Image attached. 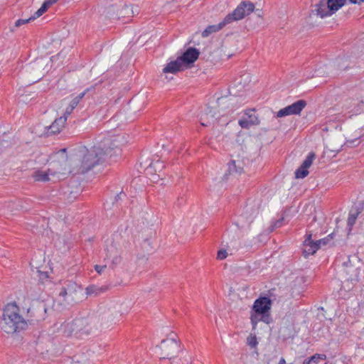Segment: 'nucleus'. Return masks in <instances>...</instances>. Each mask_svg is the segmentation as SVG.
<instances>
[{"label": "nucleus", "mask_w": 364, "mask_h": 364, "mask_svg": "<svg viewBox=\"0 0 364 364\" xmlns=\"http://www.w3.org/2000/svg\"><path fill=\"white\" fill-rule=\"evenodd\" d=\"M116 141L117 140H114L105 149L100 146H94L87 150L82 158L81 172L85 173L89 171L106 158L112 159L113 156H119L121 149L116 144Z\"/></svg>", "instance_id": "1"}, {"label": "nucleus", "mask_w": 364, "mask_h": 364, "mask_svg": "<svg viewBox=\"0 0 364 364\" xmlns=\"http://www.w3.org/2000/svg\"><path fill=\"white\" fill-rule=\"evenodd\" d=\"M0 326L6 333H14L26 328L27 323L20 315L19 309L16 304H8L3 309Z\"/></svg>", "instance_id": "2"}, {"label": "nucleus", "mask_w": 364, "mask_h": 364, "mask_svg": "<svg viewBox=\"0 0 364 364\" xmlns=\"http://www.w3.org/2000/svg\"><path fill=\"white\" fill-rule=\"evenodd\" d=\"M255 5L250 1H242L237 8L230 14H228L224 19L216 25L208 26L203 32L202 36L206 38L210 34L218 32L226 25L233 21H239L253 12Z\"/></svg>", "instance_id": "3"}, {"label": "nucleus", "mask_w": 364, "mask_h": 364, "mask_svg": "<svg viewBox=\"0 0 364 364\" xmlns=\"http://www.w3.org/2000/svg\"><path fill=\"white\" fill-rule=\"evenodd\" d=\"M272 304V300L267 296L259 297L255 301L250 312V321L253 330L256 329L259 321L267 324L271 323L272 320L270 316Z\"/></svg>", "instance_id": "4"}, {"label": "nucleus", "mask_w": 364, "mask_h": 364, "mask_svg": "<svg viewBox=\"0 0 364 364\" xmlns=\"http://www.w3.org/2000/svg\"><path fill=\"white\" fill-rule=\"evenodd\" d=\"M77 284L68 281L61 287L53 305L58 311L70 309L77 303Z\"/></svg>", "instance_id": "5"}, {"label": "nucleus", "mask_w": 364, "mask_h": 364, "mask_svg": "<svg viewBox=\"0 0 364 364\" xmlns=\"http://www.w3.org/2000/svg\"><path fill=\"white\" fill-rule=\"evenodd\" d=\"M230 101L229 95H225L217 98L215 105H208L205 111L200 115L201 125L208 127L215 124L221 116L220 109L228 108L230 104Z\"/></svg>", "instance_id": "6"}, {"label": "nucleus", "mask_w": 364, "mask_h": 364, "mask_svg": "<svg viewBox=\"0 0 364 364\" xmlns=\"http://www.w3.org/2000/svg\"><path fill=\"white\" fill-rule=\"evenodd\" d=\"M346 2V0H320L315 4L312 12L323 18L335 14Z\"/></svg>", "instance_id": "7"}, {"label": "nucleus", "mask_w": 364, "mask_h": 364, "mask_svg": "<svg viewBox=\"0 0 364 364\" xmlns=\"http://www.w3.org/2000/svg\"><path fill=\"white\" fill-rule=\"evenodd\" d=\"M159 348L163 359L175 358L181 350L180 341L173 337H168L163 340L159 345Z\"/></svg>", "instance_id": "8"}, {"label": "nucleus", "mask_w": 364, "mask_h": 364, "mask_svg": "<svg viewBox=\"0 0 364 364\" xmlns=\"http://www.w3.org/2000/svg\"><path fill=\"white\" fill-rule=\"evenodd\" d=\"M307 103L304 100H299L291 105L281 109L277 113V117H284L288 115L299 114Z\"/></svg>", "instance_id": "9"}, {"label": "nucleus", "mask_w": 364, "mask_h": 364, "mask_svg": "<svg viewBox=\"0 0 364 364\" xmlns=\"http://www.w3.org/2000/svg\"><path fill=\"white\" fill-rule=\"evenodd\" d=\"M87 320L84 318H75L70 323H64L62 326L63 333L69 336L73 332L82 331L84 327L87 325Z\"/></svg>", "instance_id": "10"}, {"label": "nucleus", "mask_w": 364, "mask_h": 364, "mask_svg": "<svg viewBox=\"0 0 364 364\" xmlns=\"http://www.w3.org/2000/svg\"><path fill=\"white\" fill-rule=\"evenodd\" d=\"M316 158L314 152H310L301 165L295 171L296 178H304L309 174L308 168L311 166L313 161Z\"/></svg>", "instance_id": "11"}, {"label": "nucleus", "mask_w": 364, "mask_h": 364, "mask_svg": "<svg viewBox=\"0 0 364 364\" xmlns=\"http://www.w3.org/2000/svg\"><path fill=\"white\" fill-rule=\"evenodd\" d=\"M106 259H111L109 267L116 268L122 262V257L119 254L117 248L112 243L106 249Z\"/></svg>", "instance_id": "12"}, {"label": "nucleus", "mask_w": 364, "mask_h": 364, "mask_svg": "<svg viewBox=\"0 0 364 364\" xmlns=\"http://www.w3.org/2000/svg\"><path fill=\"white\" fill-rule=\"evenodd\" d=\"M311 233L307 234L304 242L303 254L304 257L314 255L319 249V245L311 240Z\"/></svg>", "instance_id": "13"}, {"label": "nucleus", "mask_w": 364, "mask_h": 364, "mask_svg": "<svg viewBox=\"0 0 364 364\" xmlns=\"http://www.w3.org/2000/svg\"><path fill=\"white\" fill-rule=\"evenodd\" d=\"M198 55L199 52L196 48H190L178 58L185 67L186 65L195 62Z\"/></svg>", "instance_id": "14"}, {"label": "nucleus", "mask_w": 364, "mask_h": 364, "mask_svg": "<svg viewBox=\"0 0 364 364\" xmlns=\"http://www.w3.org/2000/svg\"><path fill=\"white\" fill-rule=\"evenodd\" d=\"M66 122V117H60L55 119V121L48 127L47 134H56L61 132L65 127Z\"/></svg>", "instance_id": "15"}, {"label": "nucleus", "mask_w": 364, "mask_h": 364, "mask_svg": "<svg viewBox=\"0 0 364 364\" xmlns=\"http://www.w3.org/2000/svg\"><path fill=\"white\" fill-rule=\"evenodd\" d=\"M62 169H58L56 172L60 173ZM55 173V171H51L50 168H48V171H43L41 170H37L33 174V177L35 179L36 181H41V182H46L49 181V174H54Z\"/></svg>", "instance_id": "16"}, {"label": "nucleus", "mask_w": 364, "mask_h": 364, "mask_svg": "<svg viewBox=\"0 0 364 364\" xmlns=\"http://www.w3.org/2000/svg\"><path fill=\"white\" fill-rule=\"evenodd\" d=\"M183 65L181 63V60L178 58L176 60L171 61L166 65V66L163 69V72L164 73H176L178 71L183 70Z\"/></svg>", "instance_id": "17"}, {"label": "nucleus", "mask_w": 364, "mask_h": 364, "mask_svg": "<svg viewBox=\"0 0 364 364\" xmlns=\"http://www.w3.org/2000/svg\"><path fill=\"white\" fill-rule=\"evenodd\" d=\"M363 207H355L353 210H351L348 218V226L349 229L351 230L352 227L354 225L356 219L358 215L362 212Z\"/></svg>", "instance_id": "18"}, {"label": "nucleus", "mask_w": 364, "mask_h": 364, "mask_svg": "<svg viewBox=\"0 0 364 364\" xmlns=\"http://www.w3.org/2000/svg\"><path fill=\"white\" fill-rule=\"evenodd\" d=\"M252 80V75L249 73H245L240 76L239 78L236 79L235 84L240 85V89L245 88V86L248 85Z\"/></svg>", "instance_id": "19"}, {"label": "nucleus", "mask_w": 364, "mask_h": 364, "mask_svg": "<svg viewBox=\"0 0 364 364\" xmlns=\"http://www.w3.org/2000/svg\"><path fill=\"white\" fill-rule=\"evenodd\" d=\"M326 359V355L321 353H316L314 355L305 359L303 364H318L321 360Z\"/></svg>", "instance_id": "20"}, {"label": "nucleus", "mask_w": 364, "mask_h": 364, "mask_svg": "<svg viewBox=\"0 0 364 364\" xmlns=\"http://www.w3.org/2000/svg\"><path fill=\"white\" fill-rule=\"evenodd\" d=\"M43 65V63H42V62H37L31 67V69L32 70H35L37 73L33 80L31 83L36 82L37 80L41 79V76L44 75L45 72H43V70H41Z\"/></svg>", "instance_id": "21"}, {"label": "nucleus", "mask_w": 364, "mask_h": 364, "mask_svg": "<svg viewBox=\"0 0 364 364\" xmlns=\"http://www.w3.org/2000/svg\"><path fill=\"white\" fill-rule=\"evenodd\" d=\"M105 290H106L105 288L98 287L95 285H90L85 289L86 294H87V295H89V296H92V295L97 296V295L100 294V293L105 291Z\"/></svg>", "instance_id": "22"}, {"label": "nucleus", "mask_w": 364, "mask_h": 364, "mask_svg": "<svg viewBox=\"0 0 364 364\" xmlns=\"http://www.w3.org/2000/svg\"><path fill=\"white\" fill-rule=\"evenodd\" d=\"M257 212H258L257 210H255L250 215H247L249 213V210H248V209H247L245 213L240 215V218L238 222L236 223V225L237 226H239L238 223L242 222L241 220L244 218H246L247 224L250 225L253 222L254 218L256 217Z\"/></svg>", "instance_id": "23"}, {"label": "nucleus", "mask_w": 364, "mask_h": 364, "mask_svg": "<svg viewBox=\"0 0 364 364\" xmlns=\"http://www.w3.org/2000/svg\"><path fill=\"white\" fill-rule=\"evenodd\" d=\"M255 120L240 119L238 123L242 128L247 129V128H249L250 125L259 124V120H258L257 117H255Z\"/></svg>", "instance_id": "24"}, {"label": "nucleus", "mask_w": 364, "mask_h": 364, "mask_svg": "<svg viewBox=\"0 0 364 364\" xmlns=\"http://www.w3.org/2000/svg\"><path fill=\"white\" fill-rule=\"evenodd\" d=\"M48 8V6L44 2L41 6V8L37 11H36L35 14L31 16V18L34 20L40 17L43 13H45L47 11Z\"/></svg>", "instance_id": "25"}, {"label": "nucleus", "mask_w": 364, "mask_h": 364, "mask_svg": "<svg viewBox=\"0 0 364 364\" xmlns=\"http://www.w3.org/2000/svg\"><path fill=\"white\" fill-rule=\"evenodd\" d=\"M85 92H81L79 95L73 98L70 102L69 105H70L71 107L75 109L77 105L79 104L80 101L84 97Z\"/></svg>", "instance_id": "26"}, {"label": "nucleus", "mask_w": 364, "mask_h": 364, "mask_svg": "<svg viewBox=\"0 0 364 364\" xmlns=\"http://www.w3.org/2000/svg\"><path fill=\"white\" fill-rule=\"evenodd\" d=\"M247 343L251 348H255L258 343L256 336L250 334L247 338Z\"/></svg>", "instance_id": "27"}, {"label": "nucleus", "mask_w": 364, "mask_h": 364, "mask_svg": "<svg viewBox=\"0 0 364 364\" xmlns=\"http://www.w3.org/2000/svg\"><path fill=\"white\" fill-rule=\"evenodd\" d=\"M33 19L31 18V16L28 18H26V19H18L17 20L16 22H15V27L16 28H18L20 27L22 25H24L27 23H29L31 22V21H33Z\"/></svg>", "instance_id": "28"}, {"label": "nucleus", "mask_w": 364, "mask_h": 364, "mask_svg": "<svg viewBox=\"0 0 364 364\" xmlns=\"http://www.w3.org/2000/svg\"><path fill=\"white\" fill-rule=\"evenodd\" d=\"M228 257V252L225 250H220L218 252L217 258L218 259H224Z\"/></svg>", "instance_id": "29"}, {"label": "nucleus", "mask_w": 364, "mask_h": 364, "mask_svg": "<svg viewBox=\"0 0 364 364\" xmlns=\"http://www.w3.org/2000/svg\"><path fill=\"white\" fill-rule=\"evenodd\" d=\"M73 108L70 107V105H68V106L66 107L65 112L62 117H66V119H68V116L73 112Z\"/></svg>", "instance_id": "30"}, {"label": "nucleus", "mask_w": 364, "mask_h": 364, "mask_svg": "<svg viewBox=\"0 0 364 364\" xmlns=\"http://www.w3.org/2000/svg\"><path fill=\"white\" fill-rule=\"evenodd\" d=\"M106 267H107V265H98V264L95 265V269L99 274H101L105 270V269Z\"/></svg>", "instance_id": "31"}, {"label": "nucleus", "mask_w": 364, "mask_h": 364, "mask_svg": "<svg viewBox=\"0 0 364 364\" xmlns=\"http://www.w3.org/2000/svg\"><path fill=\"white\" fill-rule=\"evenodd\" d=\"M186 201V198L183 196H178L177 198V201L176 202L177 206L180 207Z\"/></svg>", "instance_id": "32"}, {"label": "nucleus", "mask_w": 364, "mask_h": 364, "mask_svg": "<svg viewBox=\"0 0 364 364\" xmlns=\"http://www.w3.org/2000/svg\"><path fill=\"white\" fill-rule=\"evenodd\" d=\"M252 111H253V110H250V109H249V110H247V111L245 112V114L248 116V117L250 118V119L255 120V117H256V116H255V115H254V114L252 113Z\"/></svg>", "instance_id": "33"}, {"label": "nucleus", "mask_w": 364, "mask_h": 364, "mask_svg": "<svg viewBox=\"0 0 364 364\" xmlns=\"http://www.w3.org/2000/svg\"><path fill=\"white\" fill-rule=\"evenodd\" d=\"M282 220H283V219L278 220H277V221L274 223V225L272 226V231L274 228H279V227H280V226L282 225Z\"/></svg>", "instance_id": "34"}, {"label": "nucleus", "mask_w": 364, "mask_h": 364, "mask_svg": "<svg viewBox=\"0 0 364 364\" xmlns=\"http://www.w3.org/2000/svg\"><path fill=\"white\" fill-rule=\"evenodd\" d=\"M327 242H328L327 238H324V239H321V240H318L316 241V242L319 245V247H321V245H326Z\"/></svg>", "instance_id": "35"}, {"label": "nucleus", "mask_w": 364, "mask_h": 364, "mask_svg": "<svg viewBox=\"0 0 364 364\" xmlns=\"http://www.w3.org/2000/svg\"><path fill=\"white\" fill-rule=\"evenodd\" d=\"M58 0H46L44 2L47 4V6L49 7L55 2H57Z\"/></svg>", "instance_id": "36"}, {"label": "nucleus", "mask_w": 364, "mask_h": 364, "mask_svg": "<svg viewBox=\"0 0 364 364\" xmlns=\"http://www.w3.org/2000/svg\"><path fill=\"white\" fill-rule=\"evenodd\" d=\"M351 4H361L364 2V0H349Z\"/></svg>", "instance_id": "37"}, {"label": "nucleus", "mask_w": 364, "mask_h": 364, "mask_svg": "<svg viewBox=\"0 0 364 364\" xmlns=\"http://www.w3.org/2000/svg\"><path fill=\"white\" fill-rule=\"evenodd\" d=\"M278 364H286V360L284 358H281Z\"/></svg>", "instance_id": "38"}, {"label": "nucleus", "mask_w": 364, "mask_h": 364, "mask_svg": "<svg viewBox=\"0 0 364 364\" xmlns=\"http://www.w3.org/2000/svg\"><path fill=\"white\" fill-rule=\"evenodd\" d=\"M41 310H43L45 313L46 312V308L45 306V305H42L41 306H40L39 308Z\"/></svg>", "instance_id": "39"}, {"label": "nucleus", "mask_w": 364, "mask_h": 364, "mask_svg": "<svg viewBox=\"0 0 364 364\" xmlns=\"http://www.w3.org/2000/svg\"><path fill=\"white\" fill-rule=\"evenodd\" d=\"M316 72V73H318V74H317V75H318V74H320V73H322L320 70H317Z\"/></svg>", "instance_id": "40"}, {"label": "nucleus", "mask_w": 364, "mask_h": 364, "mask_svg": "<svg viewBox=\"0 0 364 364\" xmlns=\"http://www.w3.org/2000/svg\"><path fill=\"white\" fill-rule=\"evenodd\" d=\"M232 165H233L235 167V161H232Z\"/></svg>", "instance_id": "41"}, {"label": "nucleus", "mask_w": 364, "mask_h": 364, "mask_svg": "<svg viewBox=\"0 0 364 364\" xmlns=\"http://www.w3.org/2000/svg\"><path fill=\"white\" fill-rule=\"evenodd\" d=\"M65 150H66L65 149H61V151L65 152Z\"/></svg>", "instance_id": "42"}]
</instances>
